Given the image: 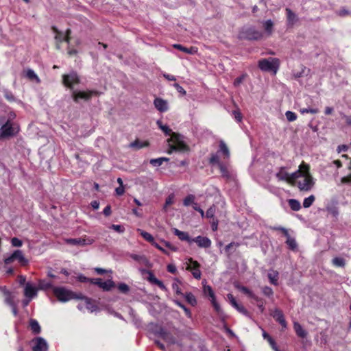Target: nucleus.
<instances>
[{
    "instance_id": "1",
    "label": "nucleus",
    "mask_w": 351,
    "mask_h": 351,
    "mask_svg": "<svg viewBox=\"0 0 351 351\" xmlns=\"http://www.w3.org/2000/svg\"><path fill=\"white\" fill-rule=\"evenodd\" d=\"M169 149L167 154H171L173 152L181 153H189L190 152L189 146L184 142L182 136L178 133H173L171 136L167 139Z\"/></svg>"
},
{
    "instance_id": "2",
    "label": "nucleus",
    "mask_w": 351,
    "mask_h": 351,
    "mask_svg": "<svg viewBox=\"0 0 351 351\" xmlns=\"http://www.w3.org/2000/svg\"><path fill=\"white\" fill-rule=\"evenodd\" d=\"M53 293L59 301L63 302H68L72 299L78 300V298H82V293L73 292L64 287H54Z\"/></svg>"
},
{
    "instance_id": "3",
    "label": "nucleus",
    "mask_w": 351,
    "mask_h": 351,
    "mask_svg": "<svg viewBox=\"0 0 351 351\" xmlns=\"http://www.w3.org/2000/svg\"><path fill=\"white\" fill-rule=\"evenodd\" d=\"M258 66L263 71H272L276 74L280 66V60L276 58L261 59L258 60Z\"/></svg>"
},
{
    "instance_id": "4",
    "label": "nucleus",
    "mask_w": 351,
    "mask_h": 351,
    "mask_svg": "<svg viewBox=\"0 0 351 351\" xmlns=\"http://www.w3.org/2000/svg\"><path fill=\"white\" fill-rule=\"evenodd\" d=\"M62 77L63 85L71 90L73 89L74 85L80 83V77L75 71H72L69 74H63Z\"/></svg>"
},
{
    "instance_id": "5",
    "label": "nucleus",
    "mask_w": 351,
    "mask_h": 351,
    "mask_svg": "<svg viewBox=\"0 0 351 351\" xmlns=\"http://www.w3.org/2000/svg\"><path fill=\"white\" fill-rule=\"evenodd\" d=\"M263 33L253 27L243 29L240 33V38L249 40H258L262 38Z\"/></svg>"
},
{
    "instance_id": "6",
    "label": "nucleus",
    "mask_w": 351,
    "mask_h": 351,
    "mask_svg": "<svg viewBox=\"0 0 351 351\" xmlns=\"http://www.w3.org/2000/svg\"><path fill=\"white\" fill-rule=\"evenodd\" d=\"M99 93L95 90H88L86 91H73L72 97L75 102H79L80 99L88 101L93 96L99 95Z\"/></svg>"
},
{
    "instance_id": "7",
    "label": "nucleus",
    "mask_w": 351,
    "mask_h": 351,
    "mask_svg": "<svg viewBox=\"0 0 351 351\" xmlns=\"http://www.w3.org/2000/svg\"><path fill=\"white\" fill-rule=\"evenodd\" d=\"M296 185L300 191H308L314 185L313 177L311 175H307L302 180H299Z\"/></svg>"
},
{
    "instance_id": "8",
    "label": "nucleus",
    "mask_w": 351,
    "mask_h": 351,
    "mask_svg": "<svg viewBox=\"0 0 351 351\" xmlns=\"http://www.w3.org/2000/svg\"><path fill=\"white\" fill-rule=\"evenodd\" d=\"M271 316L278 322L282 326V330H285L287 328V322L285 318L284 313L280 308H275L271 313Z\"/></svg>"
},
{
    "instance_id": "9",
    "label": "nucleus",
    "mask_w": 351,
    "mask_h": 351,
    "mask_svg": "<svg viewBox=\"0 0 351 351\" xmlns=\"http://www.w3.org/2000/svg\"><path fill=\"white\" fill-rule=\"evenodd\" d=\"M189 265L186 267V269L191 271L193 276L196 279L201 278V271L199 269L200 264L194 261L192 258L189 259Z\"/></svg>"
},
{
    "instance_id": "10",
    "label": "nucleus",
    "mask_w": 351,
    "mask_h": 351,
    "mask_svg": "<svg viewBox=\"0 0 351 351\" xmlns=\"http://www.w3.org/2000/svg\"><path fill=\"white\" fill-rule=\"evenodd\" d=\"M32 343H34L32 351H47V343L43 337H35L32 340Z\"/></svg>"
},
{
    "instance_id": "11",
    "label": "nucleus",
    "mask_w": 351,
    "mask_h": 351,
    "mask_svg": "<svg viewBox=\"0 0 351 351\" xmlns=\"http://www.w3.org/2000/svg\"><path fill=\"white\" fill-rule=\"evenodd\" d=\"M93 239L86 238H76V239H66L65 243L71 245L84 246L86 245H90L93 243Z\"/></svg>"
},
{
    "instance_id": "12",
    "label": "nucleus",
    "mask_w": 351,
    "mask_h": 351,
    "mask_svg": "<svg viewBox=\"0 0 351 351\" xmlns=\"http://www.w3.org/2000/svg\"><path fill=\"white\" fill-rule=\"evenodd\" d=\"M14 135V129L10 120H8L0 128V138H7Z\"/></svg>"
},
{
    "instance_id": "13",
    "label": "nucleus",
    "mask_w": 351,
    "mask_h": 351,
    "mask_svg": "<svg viewBox=\"0 0 351 351\" xmlns=\"http://www.w3.org/2000/svg\"><path fill=\"white\" fill-rule=\"evenodd\" d=\"M14 260H18L22 265H26L28 261L24 257L23 252L21 250H16L13 252L10 257L5 260V263H9Z\"/></svg>"
},
{
    "instance_id": "14",
    "label": "nucleus",
    "mask_w": 351,
    "mask_h": 351,
    "mask_svg": "<svg viewBox=\"0 0 351 351\" xmlns=\"http://www.w3.org/2000/svg\"><path fill=\"white\" fill-rule=\"evenodd\" d=\"M158 335L164 340L166 343L169 345H173L176 343V338L174 336L169 332L165 330L163 328H160L158 332Z\"/></svg>"
},
{
    "instance_id": "15",
    "label": "nucleus",
    "mask_w": 351,
    "mask_h": 351,
    "mask_svg": "<svg viewBox=\"0 0 351 351\" xmlns=\"http://www.w3.org/2000/svg\"><path fill=\"white\" fill-rule=\"evenodd\" d=\"M192 242L196 243L198 247L204 248H208L212 244L211 240L209 238L202 236H197L193 238Z\"/></svg>"
},
{
    "instance_id": "16",
    "label": "nucleus",
    "mask_w": 351,
    "mask_h": 351,
    "mask_svg": "<svg viewBox=\"0 0 351 351\" xmlns=\"http://www.w3.org/2000/svg\"><path fill=\"white\" fill-rule=\"evenodd\" d=\"M155 108L160 112H164L168 110V104L166 100L157 97L154 101Z\"/></svg>"
},
{
    "instance_id": "17",
    "label": "nucleus",
    "mask_w": 351,
    "mask_h": 351,
    "mask_svg": "<svg viewBox=\"0 0 351 351\" xmlns=\"http://www.w3.org/2000/svg\"><path fill=\"white\" fill-rule=\"evenodd\" d=\"M51 30L56 34L55 40L56 42V48L60 49V44L64 41V34L60 31L56 26L51 27Z\"/></svg>"
},
{
    "instance_id": "18",
    "label": "nucleus",
    "mask_w": 351,
    "mask_h": 351,
    "mask_svg": "<svg viewBox=\"0 0 351 351\" xmlns=\"http://www.w3.org/2000/svg\"><path fill=\"white\" fill-rule=\"evenodd\" d=\"M78 300H84L86 308L90 311V312L95 311L98 308L95 301H94L93 299L90 298L84 295L83 294L82 298H78Z\"/></svg>"
},
{
    "instance_id": "19",
    "label": "nucleus",
    "mask_w": 351,
    "mask_h": 351,
    "mask_svg": "<svg viewBox=\"0 0 351 351\" xmlns=\"http://www.w3.org/2000/svg\"><path fill=\"white\" fill-rule=\"evenodd\" d=\"M287 14V21L289 26H293L298 21L297 15L289 8L285 9Z\"/></svg>"
},
{
    "instance_id": "20",
    "label": "nucleus",
    "mask_w": 351,
    "mask_h": 351,
    "mask_svg": "<svg viewBox=\"0 0 351 351\" xmlns=\"http://www.w3.org/2000/svg\"><path fill=\"white\" fill-rule=\"evenodd\" d=\"M24 295L31 299L37 295V289L32 286L31 283L27 282L25 287Z\"/></svg>"
},
{
    "instance_id": "21",
    "label": "nucleus",
    "mask_w": 351,
    "mask_h": 351,
    "mask_svg": "<svg viewBox=\"0 0 351 351\" xmlns=\"http://www.w3.org/2000/svg\"><path fill=\"white\" fill-rule=\"evenodd\" d=\"M173 232L175 235L178 236V237L181 240V241H187L188 243H192V239L189 234L186 232H183V231H181L177 228H173Z\"/></svg>"
},
{
    "instance_id": "22",
    "label": "nucleus",
    "mask_w": 351,
    "mask_h": 351,
    "mask_svg": "<svg viewBox=\"0 0 351 351\" xmlns=\"http://www.w3.org/2000/svg\"><path fill=\"white\" fill-rule=\"evenodd\" d=\"M293 329L298 337L305 338L307 336V332L302 328L301 324L298 322H293Z\"/></svg>"
},
{
    "instance_id": "23",
    "label": "nucleus",
    "mask_w": 351,
    "mask_h": 351,
    "mask_svg": "<svg viewBox=\"0 0 351 351\" xmlns=\"http://www.w3.org/2000/svg\"><path fill=\"white\" fill-rule=\"evenodd\" d=\"M289 173L286 171V167H281L276 173V177L279 181H285L287 182L289 178Z\"/></svg>"
},
{
    "instance_id": "24",
    "label": "nucleus",
    "mask_w": 351,
    "mask_h": 351,
    "mask_svg": "<svg viewBox=\"0 0 351 351\" xmlns=\"http://www.w3.org/2000/svg\"><path fill=\"white\" fill-rule=\"evenodd\" d=\"M148 280L152 284L157 285L160 289H166V287L164 283L161 280L156 278L152 271H149Z\"/></svg>"
},
{
    "instance_id": "25",
    "label": "nucleus",
    "mask_w": 351,
    "mask_h": 351,
    "mask_svg": "<svg viewBox=\"0 0 351 351\" xmlns=\"http://www.w3.org/2000/svg\"><path fill=\"white\" fill-rule=\"evenodd\" d=\"M29 327L34 335H38L41 332V328L36 319H31L29 320Z\"/></svg>"
},
{
    "instance_id": "26",
    "label": "nucleus",
    "mask_w": 351,
    "mask_h": 351,
    "mask_svg": "<svg viewBox=\"0 0 351 351\" xmlns=\"http://www.w3.org/2000/svg\"><path fill=\"white\" fill-rule=\"evenodd\" d=\"M300 177H302L301 173L298 171V170H297L296 171L289 174L287 183L291 186H295L298 182L297 180Z\"/></svg>"
},
{
    "instance_id": "27",
    "label": "nucleus",
    "mask_w": 351,
    "mask_h": 351,
    "mask_svg": "<svg viewBox=\"0 0 351 351\" xmlns=\"http://www.w3.org/2000/svg\"><path fill=\"white\" fill-rule=\"evenodd\" d=\"M149 145L148 141L142 142L138 139H136L134 142L130 144V147L139 149L145 147H148Z\"/></svg>"
},
{
    "instance_id": "28",
    "label": "nucleus",
    "mask_w": 351,
    "mask_h": 351,
    "mask_svg": "<svg viewBox=\"0 0 351 351\" xmlns=\"http://www.w3.org/2000/svg\"><path fill=\"white\" fill-rule=\"evenodd\" d=\"M298 170L301 173L302 177H305L307 175H311L309 172L310 166L308 164L305 163L304 162H302L300 165L299 169Z\"/></svg>"
},
{
    "instance_id": "29",
    "label": "nucleus",
    "mask_w": 351,
    "mask_h": 351,
    "mask_svg": "<svg viewBox=\"0 0 351 351\" xmlns=\"http://www.w3.org/2000/svg\"><path fill=\"white\" fill-rule=\"evenodd\" d=\"M218 168H219L220 173L221 174V176L223 178H224L227 180L230 178V177H231L230 173L228 171L227 166L225 164H223V163L219 164Z\"/></svg>"
},
{
    "instance_id": "30",
    "label": "nucleus",
    "mask_w": 351,
    "mask_h": 351,
    "mask_svg": "<svg viewBox=\"0 0 351 351\" xmlns=\"http://www.w3.org/2000/svg\"><path fill=\"white\" fill-rule=\"evenodd\" d=\"M55 287H53L52 282L49 281H47L45 280H40L38 282V289L41 290H48L51 289H53Z\"/></svg>"
},
{
    "instance_id": "31",
    "label": "nucleus",
    "mask_w": 351,
    "mask_h": 351,
    "mask_svg": "<svg viewBox=\"0 0 351 351\" xmlns=\"http://www.w3.org/2000/svg\"><path fill=\"white\" fill-rule=\"evenodd\" d=\"M173 47L188 54H193L196 51L195 48L193 47L186 48L180 44L173 45Z\"/></svg>"
},
{
    "instance_id": "32",
    "label": "nucleus",
    "mask_w": 351,
    "mask_h": 351,
    "mask_svg": "<svg viewBox=\"0 0 351 351\" xmlns=\"http://www.w3.org/2000/svg\"><path fill=\"white\" fill-rule=\"evenodd\" d=\"M267 277L271 284L274 285H278V272L277 271H271L268 273Z\"/></svg>"
},
{
    "instance_id": "33",
    "label": "nucleus",
    "mask_w": 351,
    "mask_h": 351,
    "mask_svg": "<svg viewBox=\"0 0 351 351\" xmlns=\"http://www.w3.org/2000/svg\"><path fill=\"white\" fill-rule=\"evenodd\" d=\"M115 287V283L112 280H107L101 282V289L104 291H108Z\"/></svg>"
},
{
    "instance_id": "34",
    "label": "nucleus",
    "mask_w": 351,
    "mask_h": 351,
    "mask_svg": "<svg viewBox=\"0 0 351 351\" xmlns=\"http://www.w3.org/2000/svg\"><path fill=\"white\" fill-rule=\"evenodd\" d=\"M263 337L265 339H266L269 342V343L270 344V346L274 350L279 351L276 346V341L267 332H266L265 331H263Z\"/></svg>"
},
{
    "instance_id": "35",
    "label": "nucleus",
    "mask_w": 351,
    "mask_h": 351,
    "mask_svg": "<svg viewBox=\"0 0 351 351\" xmlns=\"http://www.w3.org/2000/svg\"><path fill=\"white\" fill-rule=\"evenodd\" d=\"M138 232H140V234L142 236V237L147 241H148L149 243H151V245H152L155 240H154V237L149 234V232H145L143 230H141V229H138Z\"/></svg>"
},
{
    "instance_id": "36",
    "label": "nucleus",
    "mask_w": 351,
    "mask_h": 351,
    "mask_svg": "<svg viewBox=\"0 0 351 351\" xmlns=\"http://www.w3.org/2000/svg\"><path fill=\"white\" fill-rule=\"evenodd\" d=\"M219 151L222 152L224 158H229L230 154L228 147L223 141L219 143Z\"/></svg>"
},
{
    "instance_id": "37",
    "label": "nucleus",
    "mask_w": 351,
    "mask_h": 351,
    "mask_svg": "<svg viewBox=\"0 0 351 351\" xmlns=\"http://www.w3.org/2000/svg\"><path fill=\"white\" fill-rule=\"evenodd\" d=\"M169 160V158L161 157V158H158L151 159L149 162L152 165H153L154 167H159V166L162 165L163 162H165V161L167 162Z\"/></svg>"
},
{
    "instance_id": "38",
    "label": "nucleus",
    "mask_w": 351,
    "mask_h": 351,
    "mask_svg": "<svg viewBox=\"0 0 351 351\" xmlns=\"http://www.w3.org/2000/svg\"><path fill=\"white\" fill-rule=\"evenodd\" d=\"M289 205L291 210L294 211H298L301 208L300 202L295 199H290L288 201Z\"/></svg>"
},
{
    "instance_id": "39",
    "label": "nucleus",
    "mask_w": 351,
    "mask_h": 351,
    "mask_svg": "<svg viewBox=\"0 0 351 351\" xmlns=\"http://www.w3.org/2000/svg\"><path fill=\"white\" fill-rule=\"evenodd\" d=\"M263 27L265 30V32L271 35L274 30V23L271 20L269 19L267 20L263 23Z\"/></svg>"
},
{
    "instance_id": "40",
    "label": "nucleus",
    "mask_w": 351,
    "mask_h": 351,
    "mask_svg": "<svg viewBox=\"0 0 351 351\" xmlns=\"http://www.w3.org/2000/svg\"><path fill=\"white\" fill-rule=\"evenodd\" d=\"M252 300L256 302V306L258 308L261 313H263L265 311V300L263 298H259L256 295H255V298H253Z\"/></svg>"
},
{
    "instance_id": "41",
    "label": "nucleus",
    "mask_w": 351,
    "mask_h": 351,
    "mask_svg": "<svg viewBox=\"0 0 351 351\" xmlns=\"http://www.w3.org/2000/svg\"><path fill=\"white\" fill-rule=\"evenodd\" d=\"M185 299L186 302L193 306L197 304V300L194 295L191 292L185 294Z\"/></svg>"
},
{
    "instance_id": "42",
    "label": "nucleus",
    "mask_w": 351,
    "mask_h": 351,
    "mask_svg": "<svg viewBox=\"0 0 351 351\" xmlns=\"http://www.w3.org/2000/svg\"><path fill=\"white\" fill-rule=\"evenodd\" d=\"M157 124L158 125L159 128L162 130V132L165 134L166 136H171L172 134L174 133L167 125H163L161 121H158Z\"/></svg>"
},
{
    "instance_id": "43",
    "label": "nucleus",
    "mask_w": 351,
    "mask_h": 351,
    "mask_svg": "<svg viewBox=\"0 0 351 351\" xmlns=\"http://www.w3.org/2000/svg\"><path fill=\"white\" fill-rule=\"evenodd\" d=\"M175 304L184 310L185 315L191 318L192 316L191 312L189 308H187L184 304H183L181 302L178 300H175Z\"/></svg>"
},
{
    "instance_id": "44",
    "label": "nucleus",
    "mask_w": 351,
    "mask_h": 351,
    "mask_svg": "<svg viewBox=\"0 0 351 351\" xmlns=\"http://www.w3.org/2000/svg\"><path fill=\"white\" fill-rule=\"evenodd\" d=\"M315 197L313 195L306 197L303 201V206L304 208H309L314 202Z\"/></svg>"
},
{
    "instance_id": "45",
    "label": "nucleus",
    "mask_w": 351,
    "mask_h": 351,
    "mask_svg": "<svg viewBox=\"0 0 351 351\" xmlns=\"http://www.w3.org/2000/svg\"><path fill=\"white\" fill-rule=\"evenodd\" d=\"M209 163L211 165H217L218 167L219 164H221L222 162L219 160V157L217 154H212L209 159Z\"/></svg>"
},
{
    "instance_id": "46",
    "label": "nucleus",
    "mask_w": 351,
    "mask_h": 351,
    "mask_svg": "<svg viewBox=\"0 0 351 351\" xmlns=\"http://www.w3.org/2000/svg\"><path fill=\"white\" fill-rule=\"evenodd\" d=\"M286 243L288 245L290 250L294 251L297 248V243L295 239L291 238V237L287 239Z\"/></svg>"
},
{
    "instance_id": "47",
    "label": "nucleus",
    "mask_w": 351,
    "mask_h": 351,
    "mask_svg": "<svg viewBox=\"0 0 351 351\" xmlns=\"http://www.w3.org/2000/svg\"><path fill=\"white\" fill-rule=\"evenodd\" d=\"M332 264L336 267H344L346 265L345 260L343 258L335 257L332 261Z\"/></svg>"
},
{
    "instance_id": "48",
    "label": "nucleus",
    "mask_w": 351,
    "mask_h": 351,
    "mask_svg": "<svg viewBox=\"0 0 351 351\" xmlns=\"http://www.w3.org/2000/svg\"><path fill=\"white\" fill-rule=\"evenodd\" d=\"M26 76L30 80H36L37 82H40V79L38 75L34 73V71L32 69H28L26 72Z\"/></svg>"
},
{
    "instance_id": "49",
    "label": "nucleus",
    "mask_w": 351,
    "mask_h": 351,
    "mask_svg": "<svg viewBox=\"0 0 351 351\" xmlns=\"http://www.w3.org/2000/svg\"><path fill=\"white\" fill-rule=\"evenodd\" d=\"M239 290L242 291L244 294L247 295L250 298L253 299V298H255V294L247 287L245 286H241L239 287Z\"/></svg>"
},
{
    "instance_id": "50",
    "label": "nucleus",
    "mask_w": 351,
    "mask_h": 351,
    "mask_svg": "<svg viewBox=\"0 0 351 351\" xmlns=\"http://www.w3.org/2000/svg\"><path fill=\"white\" fill-rule=\"evenodd\" d=\"M262 292L265 296L268 298H271L274 295L273 289L268 286L263 287L262 288Z\"/></svg>"
},
{
    "instance_id": "51",
    "label": "nucleus",
    "mask_w": 351,
    "mask_h": 351,
    "mask_svg": "<svg viewBox=\"0 0 351 351\" xmlns=\"http://www.w3.org/2000/svg\"><path fill=\"white\" fill-rule=\"evenodd\" d=\"M239 243H235V242H231L229 244H228L225 247V249H224L226 253L228 255V256H230V254H231L230 250L232 249V247H239Z\"/></svg>"
},
{
    "instance_id": "52",
    "label": "nucleus",
    "mask_w": 351,
    "mask_h": 351,
    "mask_svg": "<svg viewBox=\"0 0 351 351\" xmlns=\"http://www.w3.org/2000/svg\"><path fill=\"white\" fill-rule=\"evenodd\" d=\"M301 114L311 113V114H317L319 112L318 108H304L300 109Z\"/></svg>"
},
{
    "instance_id": "53",
    "label": "nucleus",
    "mask_w": 351,
    "mask_h": 351,
    "mask_svg": "<svg viewBox=\"0 0 351 351\" xmlns=\"http://www.w3.org/2000/svg\"><path fill=\"white\" fill-rule=\"evenodd\" d=\"M285 116L287 119L290 122L294 121L297 119V114L291 111H287Z\"/></svg>"
},
{
    "instance_id": "54",
    "label": "nucleus",
    "mask_w": 351,
    "mask_h": 351,
    "mask_svg": "<svg viewBox=\"0 0 351 351\" xmlns=\"http://www.w3.org/2000/svg\"><path fill=\"white\" fill-rule=\"evenodd\" d=\"M195 199V196L193 195H188L183 201V204L185 206H189L191 204L193 203Z\"/></svg>"
},
{
    "instance_id": "55",
    "label": "nucleus",
    "mask_w": 351,
    "mask_h": 351,
    "mask_svg": "<svg viewBox=\"0 0 351 351\" xmlns=\"http://www.w3.org/2000/svg\"><path fill=\"white\" fill-rule=\"evenodd\" d=\"M118 289L123 293H127L130 291V287L125 283H120L118 285Z\"/></svg>"
},
{
    "instance_id": "56",
    "label": "nucleus",
    "mask_w": 351,
    "mask_h": 351,
    "mask_svg": "<svg viewBox=\"0 0 351 351\" xmlns=\"http://www.w3.org/2000/svg\"><path fill=\"white\" fill-rule=\"evenodd\" d=\"M204 291L205 294H207L209 297L211 298V299L215 297L214 291H213L211 287L209 285L204 287Z\"/></svg>"
},
{
    "instance_id": "57",
    "label": "nucleus",
    "mask_w": 351,
    "mask_h": 351,
    "mask_svg": "<svg viewBox=\"0 0 351 351\" xmlns=\"http://www.w3.org/2000/svg\"><path fill=\"white\" fill-rule=\"evenodd\" d=\"M215 213V206H210L206 213V217L207 218H213Z\"/></svg>"
},
{
    "instance_id": "58",
    "label": "nucleus",
    "mask_w": 351,
    "mask_h": 351,
    "mask_svg": "<svg viewBox=\"0 0 351 351\" xmlns=\"http://www.w3.org/2000/svg\"><path fill=\"white\" fill-rule=\"evenodd\" d=\"M161 243H162L165 247L173 252H176L178 250V248L176 246L173 245L170 242L167 241L162 240Z\"/></svg>"
},
{
    "instance_id": "59",
    "label": "nucleus",
    "mask_w": 351,
    "mask_h": 351,
    "mask_svg": "<svg viewBox=\"0 0 351 351\" xmlns=\"http://www.w3.org/2000/svg\"><path fill=\"white\" fill-rule=\"evenodd\" d=\"M173 86L176 89V90L179 93H180L182 96L186 95V90L179 84L175 83Z\"/></svg>"
},
{
    "instance_id": "60",
    "label": "nucleus",
    "mask_w": 351,
    "mask_h": 351,
    "mask_svg": "<svg viewBox=\"0 0 351 351\" xmlns=\"http://www.w3.org/2000/svg\"><path fill=\"white\" fill-rule=\"evenodd\" d=\"M235 308L241 313L244 315H248L249 313L247 310L241 304H238Z\"/></svg>"
},
{
    "instance_id": "61",
    "label": "nucleus",
    "mask_w": 351,
    "mask_h": 351,
    "mask_svg": "<svg viewBox=\"0 0 351 351\" xmlns=\"http://www.w3.org/2000/svg\"><path fill=\"white\" fill-rule=\"evenodd\" d=\"M5 302L9 306H14V302L13 300L12 293H10L9 295L5 296Z\"/></svg>"
},
{
    "instance_id": "62",
    "label": "nucleus",
    "mask_w": 351,
    "mask_h": 351,
    "mask_svg": "<svg viewBox=\"0 0 351 351\" xmlns=\"http://www.w3.org/2000/svg\"><path fill=\"white\" fill-rule=\"evenodd\" d=\"M232 114L237 122H241L242 120V114L239 110H233Z\"/></svg>"
},
{
    "instance_id": "63",
    "label": "nucleus",
    "mask_w": 351,
    "mask_h": 351,
    "mask_svg": "<svg viewBox=\"0 0 351 351\" xmlns=\"http://www.w3.org/2000/svg\"><path fill=\"white\" fill-rule=\"evenodd\" d=\"M111 228L119 233H123L125 231V228L121 225L112 224Z\"/></svg>"
},
{
    "instance_id": "64",
    "label": "nucleus",
    "mask_w": 351,
    "mask_h": 351,
    "mask_svg": "<svg viewBox=\"0 0 351 351\" xmlns=\"http://www.w3.org/2000/svg\"><path fill=\"white\" fill-rule=\"evenodd\" d=\"M341 182L342 184H351V173L348 175L347 176H344L341 178Z\"/></svg>"
}]
</instances>
